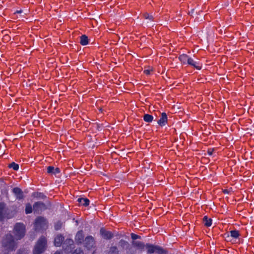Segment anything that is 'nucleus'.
I'll return each mask as SVG.
<instances>
[{
	"instance_id": "39448f33",
	"label": "nucleus",
	"mask_w": 254,
	"mask_h": 254,
	"mask_svg": "<svg viewBox=\"0 0 254 254\" xmlns=\"http://www.w3.org/2000/svg\"><path fill=\"white\" fill-rule=\"evenodd\" d=\"M145 248H146L147 253L153 254L156 253L157 254H164V250L161 247L152 245L147 244Z\"/></svg>"
},
{
	"instance_id": "0eeeda50",
	"label": "nucleus",
	"mask_w": 254,
	"mask_h": 254,
	"mask_svg": "<svg viewBox=\"0 0 254 254\" xmlns=\"http://www.w3.org/2000/svg\"><path fill=\"white\" fill-rule=\"evenodd\" d=\"M84 246L88 250H90L95 245V241L94 238L91 236L87 237L84 240Z\"/></svg>"
},
{
	"instance_id": "a878e982",
	"label": "nucleus",
	"mask_w": 254,
	"mask_h": 254,
	"mask_svg": "<svg viewBox=\"0 0 254 254\" xmlns=\"http://www.w3.org/2000/svg\"><path fill=\"white\" fill-rule=\"evenodd\" d=\"M144 16L145 19H148L151 20L153 18V16L148 13L144 14Z\"/></svg>"
},
{
	"instance_id": "20e7f679",
	"label": "nucleus",
	"mask_w": 254,
	"mask_h": 254,
	"mask_svg": "<svg viewBox=\"0 0 254 254\" xmlns=\"http://www.w3.org/2000/svg\"><path fill=\"white\" fill-rule=\"evenodd\" d=\"M34 227L36 231H40L46 230L48 227V223L45 218L39 217L35 220Z\"/></svg>"
},
{
	"instance_id": "5701e85b",
	"label": "nucleus",
	"mask_w": 254,
	"mask_h": 254,
	"mask_svg": "<svg viewBox=\"0 0 254 254\" xmlns=\"http://www.w3.org/2000/svg\"><path fill=\"white\" fill-rule=\"evenodd\" d=\"M32 210L33 209L31 205L29 203L26 204L25 207V213L26 214L31 213L32 212Z\"/></svg>"
},
{
	"instance_id": "473e14b6",
	"label": "nucleus",
	"mask_w": 254,
	"mask_h": 254,
	"mask_svg": "<svg viewBox=\"0 0 254 254\" xmlns=\"http://www.w3.org/2000/svg\"><path fill=\"white\" fill-rule=\"evenodd\" d=\"M22 12V10H19L16 11L14 12V14H16V13H21Z\"/></svg>"
},
{
	"instance_id": "ddd939ff",
	"label": "nucleus",
	"mask_w": 254,
	"mask_h": 254,
	"mask_svg": "<svg viewBox=\"0 0 254 254\" xmlns=\"http://www.w3.org/2000/svg\"><path fill=\"white\" fill-rule=\"evenodd\" d=\"M167 122V116L166 113H163L161 114V117L158 121V124L161 126H164L165 125Z\"/></svg>"
},
{
	"instance_id": "f257e3e1",
	"label": "nucleus",
	"mask_w": 254,
	"mask_h": 254,
	"mask_svg": "<svg viewBox=\"0 0 254 254\" xmlns=\"http://www.w3.org/2000/svg\"><path fill=\"white\" fill-rule=\"evenodd\" d=\"M2 246L5 251L10 252L15 250L17 247V243L14 240L13 236L10 234H8L3 238L2 241Z\"/></svg>"
},
{
	"instance_id": "6ab92c4d",
	"label": "nucleus",
	"mask_w": 254,
	"mask_h": 254,
	"mask_svg": "<svg viewBox=\"0 0 254 254\" xmlns=\"http://www.w3.org/2000/svg\"><path fill=\"white\" fill-rule=\"evenodd\" d=\"M80 43L82 45H86L88 43V37L85 35H82L80 37Z\"/></svg>"
},
{
	"instance_id": "f03ea898",
	"label": "nucleus",
	"mask_w": 254,
	"mask_h": 254,
	"mask_svg": "<svg viewBox=\"0 0 254 254\" xmlns=\"http://www.w3.org/2000/svg\"><path fill=\"white\" fill-rule=\"evenodd\" d=\"M47 240L45 237H41L37 241L33 250V254H41L46 249Z\"/></svg>"
},
{
	"instance_id": "c85d7f7f",
	"label": "nucleus",
	"mask_w": 254,
	"mask_h": 254,
	"mask_svg": "<svg viewBox=\"0 0 254 254\" xmlns=\"http://www.w3.org/2000/svg\"><path fill=\"white\" fill-rule=\"evenodd\" d=\"M72 254H83V252L80 249L76 250Z\"/></svg>"
},
{
	"instance_id": "f704fd0d",
	"label": "nucleus",
	"mask_w": 254,
	"mask_h": 254,
	"mask_svg": "<svg viewBox=\"0 0 254 254\" xmlns=\"http://www.w3.org/2000/svg\"><path fill=\"white\" fill-rule=\"evenodd\" d=\"M65 251H66V252H68V249L67 248H65Z\"/></svg>"
},
{
	"instance_id": "7ed1b4c3",
	"label": "nucleus",
	"mask_w": 254,
	"mask_h": 254,
	"mask_svg": "<svg viewBox=\"0 0 254 254\" xmlns=\"http://www.w3.org/2000/svg\"><path fill=\"white\" fill-rule=\"evenodd\" d=\"M15 238L20 240L22 238L25 234V226L21 223H16L13 229Z\"/></svg>"
},
{
	"instance_id": "a211bd4d",
	"label": "nucleus",
	"mask_w": 254,
	"mask_h": 254,
	"mask_svg": "<svg viewBox=\"0 0 254 254\" xmlns=\"http://www.w3.org/2000/svg\"><path fill=\"white\" fill-rule=\"evenodd\" d=\"M78 201L80 205L87 206L89 204V200L86 198H79Z\"/></svg>"
},
{
	"instance_id": "2eb2a0df",
	"label": "nucleus",
	"mask_w": 254,
	"mask_h": 254,
	"mask_svg": "<svg viewBox=\"0 0 254 254\" xmlns=\"http://www.w3.org/2000/svg\"><path fill=\"white\" fill-rule=\"evenodd\" d=\"M64 240V238L61 235H57L55 239V245L56 247H60L62 245Z\"/></svg>"
},
{
	"instance_id": "f3484780",
	"label": "nucleus",
	"mask_w": 254,
	"mask_h": 254,
	"mask_svg": "<svg viewBox=\"0 0 254 254\" xmlns=\"http://www.w3.org/2000/svg\"><path fill=\"white\" fill-rule=\"evenodd\" d=\"M132 245L134 247L137 248L140 250H143L145 247L144 244L140 241H133Z\"/></svg>"
},
{
	"instance_id": "423d86ee",
	"label": "nucleus",
	"mask_w": 254,
	"mask_h": 254,
	"mask_svg": "<svg viewBox=\"0 0 254 254\" xmlns=\"http://www.w3.org/2000/svg\"><path fill=\"white\" fill-rule=\"evenodd\" d=\"M11 215H9L8 209L5 207L4 203H0V220H2L5 218H10Z\"/></svg>"
},
{
	"instance_id": "c756f323",
	"label": "nucleus",
	"mask_w": 254,
	"mask_h": 254,
	"mask_svg": "<svg viewBox=\"0 0 254 254\" xmlns=\"http://www.w3.org/2000/svg\"><path fill=\"white\" fill-rule=\"evenodd\" d=\"M65 242L66 243H67L70 246L73 245V241L71 239H68V240H66Z\"/></svg>"
},
{
	"instance_id": "7c9ffc66",
	"label": "nucleus",
	"mask_w": 254,
	"mask_h": 254,
	"mask_svg": "<svg viewBox=\"0 0 254 254\" xmlns=\"http://www.w3.org/2000/svg\"><path fill=\"white\" fill-rule=\"evenodd\" d=\"M131 237L133 240H136L139 238L138 235L133 233L131 234Z\"/></svg>"
},
{
	"instance_id": "9b49d317",
	"label": "nucleus",
	"mask_w": 254,
	"mask_h": 254,
	"mask_svg": "<svg viewBox=\"0 0 254 254\" xmlns=\"http://www.w3.org/2000/svg\"><path fill=\"white\" fill-rule=\"evenodd\" d=\"M83 238L84 235L83 231H78L75 236V241L77 244H81L83 242H84Z\"/></svg>"
},
{
	"instance_id": "aec40b11",
	"label": "nucleus",
	"mask_w": 254,
	"mask_h": 254,
	"mask_svg": "<svg viewBox=\"0 0 254 254\" xmlns=\"http://www.w3.org/2000/svg\"><path fill=\"white\" fill-rule=\"evenodd\" d=\"M203 223L206 226L209 227L212 224V220L205 216L203 217Z\"/></svg>"
},
{
	"instance_id": "72a5a7b5",
	"label": "nucleus",
	"mask_w": 254,
	"mask_h": 254,
	"mask_svg": "<svg viewBox=\"0 0 254 254\" xmlns=\"http://www.w3.org/2000/svg\"><path fill=\"white\" fill-rule=\"evenodd\" d=\"M54 254H62L60 252H57Z\"/></svg>"
},
{
	"instance_id": "4468645a",
	"label": "nucleus",
	"mask_w": 254,
	"mask_h": 254,
	"mask_svg": "<svg viewBox=\"0 0 254 254\" xmlns=\"http://www.w3.org/2000/svg\"><path fill=\"white\" fill-rule=\"evenodd\" d=\"M190 58L186 54H182L179 56V59L183 64H188Z\"/></svg>"
},
{
	"instance_id": "f8f14e48",
	"label": "nucleus",
	"mask_w": 254,
	"mask_h": 254,
	"mask_svg": "<svg viewBox=\"0 0 254 254\" xmlns=\"http://www.w3.org/2000/svg\"><path fill=\"white\" fill-rule=\"evenodd\" d=\"M12 192L16 196V198L20 199L23 198V192L20 189L18 188H14L12 190Z\"/></svg>"
},
{
	"instance_id": "b1692460",
	"label": "nucleus",
	"mask_w": 254,
	"mask_h": 254,
	"mask_svg": "<svg viewBox=\"0 0 254 254\" xmlns=\"http://www.w3.org/2000/svg\"><path fill=\"white\" fill-rule=\"evenodd\" d=\"M109 254H118V249L115 247L111 248Z\"/></svg>"
},
{
	"instance_id": "9d476101",
	"label": "nucleus",
	"mask_w": 254,
	"mask_h": 254,
	"mask_svg": "<svg viewBox=\"0 0 254 254\" xmlns=\"http://www.w3.org/2000/svg\"><path fill=\"white\" fill-rule=\"evenodd\" d=\"M100 234L102 237L106 239H110L113 237L112 233L110 231H106L103 228L101 229Z\"/></svg>"
},
{
	"instance_id": "cd10ccee",
	"label": "nucleus",
	"mask_w": 254,
	"mask_h": 254,
	"mask_svg": "<svg viewBox=\"0 0 254 254\" xmlns=\"http://www.w3.org/2000/svg\"><path fill=\"white\" fill-rule=\"evenodd\" d=\"M62 227V223H60V222H58L57 223L55 226V229L56 230H59Z\"/></svg>"
},
{
	"instance_id": "c9c22d12",
	"label": "nucleus",
	"mask_w": 254,
	"mask_h": 254,
	"mask_svg": "<svg viewBox=\"0 0 254 254\" xmlns=\"http://www.w3.org/2000/svg\"><path fill=\"white\" fill-rule=\"evenodd\" d=\"M8 254V253H6V254L5 253V254Z\"/></svg>"
},
{
	"instance_id": "4be33fe9",
	"label": "nucleus",
	"mask_w": 254,
	"mask_h": 254,
	"mask_svg": "<svg viewBox=\"0 0 254 254\" xmlns=\"http://www.w3.org/2000/svg\"><path fill=\"white\" fill-rule=\"evenodd\" d=\"M230 236L234 239H237L240 236V234L237 230H232L230 232Z\"/></svg>"
},
{
	"instance_id": "412c9836",
	"label": "nucleus",
	"mask_w": 254,
	"mask_h": 254,
	"mask_svg": "<svg viewBox=\"0 0 254 254\" xmlns=\"http://www.w3.org/2000/svg\"><path fill=\"white\" fill-rule=\"evenodd\" d=\"M153 117L149 114H145L143 117L144 121L147 123H150L153 121Z\"/></svg>"
},
{
	"instance_id": "1a4fd4ad",
	"label": "nucleus",
	"mask_w": 254,
	"mask_h": 254,
	"mask_svg": "<svg viewBox=\"0 0 254 254\" xmlns=\"http://www.w3.org/2000/svg\"><path fill=\"white\" fill-rule=\"evenodd\" d=\"M190 65L197 69H200L201 68V64L198 61H194L191 58H190L188 64Z\"/></svg>"
},
{
	"instance_id": "2f4dec72",
	"label": "nucleus",
	"mask_w": 254,
	"mask_h": 254,
	"mask_svg": "<svg viewBox=\"0 0 254 254\" xmlns=\"http://www.w3.org/2000/svg\"><path fill=\"white\" fill-rule=\"evenodd\" d=\"M152 71L151 69H145L144 71V72L147 74V75H148L150 73V72Z\"/></svg>"
},
{
	"instance_id": "bb28decb",
	"label": "nucleus",
	"mask_w": 254,
	"mask_h": 254,
	"mask_svg": "<svg viewBox=\"0 0 254 254\" xmlns=\"http://www.w3.org/2000/svg\"><path fill=\"white\" fill-rule=\"evenodd\" d=\"M16 254H29L27 250L19 251Z\"/></svg>"
},
{
	"instance_id": "393cba45",
	"label": "nucleus",
	"mask_w": 254,
	"mask_h": 254,
	"mask_svg": "<svg viewBox=\"0 0 254 254\" xmlns=\"http://www.w3.org/2000/svg\"><path fill=\"white\" fill-rule=\"evenodd\" d=\"M10 167L13 168V170L16 171L18 170L19 169V165L13 162L10 165Z\"/></svg>"
},
{
	"instance_id": "dca6fc26",
	"label": "nucleus",
	"mask_w": 254,
	"mask_h": 254,
	"mask_svg": "<svg viewBox=\"0 0 254 254\" xmlns=\"http://www.w3.org/2000/svg\"><path fill=\"white\" fill-rule=\"evenodd\" d=\"M47 172L49 174L56 175L60 172L59 168H54L53 166H49L47 168Z\"/></svg>"
},
{
	"instance_id": "6e6552de",
	"label": "nucleus",
	"mask_w": 254,
	"mask_h": 254,
	"mask_svg": "<svg viewBox=\"0 0 254 254\" xmlns=\"http://www.w3.org/2000/svg\"><path fill=\"white\" fill-rule=\"evenodd\" d=\"M46 209V206L43 202H37L33 205V210L34 212L39 213Z\"/></svg>"
}]
</instances>
